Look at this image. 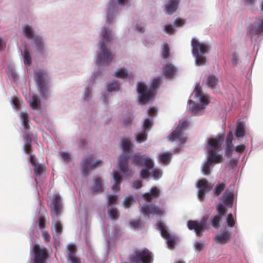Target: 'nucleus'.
I'll return each instance as SVG.
<instances>
[{
    "instance_id": "f257e3e1",
    "label": "nucleus",
    "mask_w": 263,
    "mask_h": 263,
    "mask_svg": "<svg viewBox=\"0 0 263 263\" xmlns=\"http://www.w3.org/2000/svg\"><path fill=\"white\" fill-rule=\"evenodd\" d=\"M224 140V135H220L216 138H211L209 139L207 145L208 159L209 162L218 164L223 161L221 151V146Z\"/></svg>"
},
{
    "instance_id": "f03ea898",
    "label": "nucleus",
    "mask_w": 263,
    "mask_h": 263,
    "mask_svg": "<svg viewBox=\"0 0 263 263\" xmlns=\"http://www.w3.org/2000/svg\"><path fill=\"white\" fill-rule=\"evenodd\" d=\"M102 41L100 43V51L98 55L97 63L99 65H108L112 60L114 55L106 48L107 42L111 40L110 30L104 27L102 29Z\"/></svg>"
},
{
    "instance_id": "7ed1b4c3",
    "label": "nucleus",
    "mask_w": 263,
    "mask_h": 263,
    "mask_svg": "<svg viewBox=\"0 0 263 263\" xmlns=\"http://www.w3.org/2000/svg\"><path fill=\"white\" fill-rule=\"evenodd\" d=\"M161 83L160 78H155L149 88L144 83L141 82L137 84V92L139 101L142 104L147 103L155 95V91L159 87Z\"/></svg>"
},
{
    "instance_id": "20e7f679",
    "label": "nucleus",
    "mask_w": 263,
    "mask_h": 263,
    "mask_svg": "<svg viewBox=\"0 0 263 263\" xmlns=\"http://www.w3.org/2000/svg\"><path fill=\"white\" fill-rule=\"evenodd\" d=\"M132 163L136 165L144 166L140 171V177L144 179L148 177L149 171L154 167V161L152 159L148 157H144L140 154H135L132 156Z\"/></svg>"
},
{
    "instance_id": "39448f33",
    "label": "nucleus",
    "mask_w": 263,
    "mask_h": 263,
    "mask_svg": "<svg viewBox=\"0 0 263 263\" xmlns=\"http://www.w3.org/2000/svg\"><path fill=\"white\" fill-rule=\"evenodd\" d=\"M34 74L35 82L40 93L44 99H47L49 97V86L46 82L48 73L43 69H39L35 71Z\"/></svg>"
},
{
    "instance_id": "423d86ee",
    "label": "nucleus",
    "mask_w": 263,
    "mask_h": 263,
    "mask_svg": "<svg viewBox=\"0 0 263 263\" xmlns=\"http://www.w3.org/2000/svg\"><path fill=\"white\" fill-rule=\"evenodd\" d=\"M123 153L119 160V166L121 172L126 174L128 172V160L131 154L130 141L128 138H123L121 141Z\"/></svg>"
},
{
    "instance_id": "0eeeda50",
    "label": "nucleus",
    "mask_w": 263,
    "mask_h": 263,
    "mask_svg": "<svg viewBox=\"0 0 263 263\" xmlns=\"http://www.w3.org/2000/svg\"><path fill=\"white\" fill-rule=\"evenodd\" d=\"M188 122L186 120L180 121L175 130L168 136V139L171 142L176 141L178 145H182L186 141V138L183 131L187 127Z\"/></svg>"
},
{
    "instance_id": "6e6552de",
    "label": "nucleus",
    "mask_w": 263,
    "mask_h": 263,
    "mask_svg": "<svg viewBox=\"0 0 263 263\" xmlns=\"http://www.w3.org/2000/svg\"><path fill=\"white\" fill-rule=\"evenodd\" d=\"M153 260V253L146 249L136 251L130 257L132 263H152Z\"/></svg>"
},
{
    "instance_id": "1a4fd4ad",
    "label": "nucleus",
    "mask_w": 263,
    "mask_h": 263,
    "mask_svg": "<svg viewBox=\"0 0 263 263\" xmlns=\"http://www.w3.org/2000/svg\"><path fill=\"white\" fill-rule=\"evenodd\" d=\"M32 252L33 256L31 263H47L49 255L46 248L35 243L32 246Z\"/></svg>"
},
{
    "instance_id": "9d476101",
    "label": "nucleus",
    "mask_w": 263,
    "mask_h": 263,
    "mask_svg": "<svg viewBox=\"0 0 263 263\" xmlns=\"http://www.w3.org/2000/svg\"><path fill=\"white\" fill-rule=\"evenodd\" d=\"M248 33L251 41L256 42L258 36L263 32V16H260L252 24L247 28Z\"/></svg>"
},
{
    "instance_id": "9b49d317",
    "label": "nucleus",
    "mask_w": 263,
    "mask_h": 263,
    "mask_svg": "<svg viewBox=\"0 0 263 263\" xmlns=\"http://www.w3.org/2000/svg\"><path fill=\"white\" fill-rule=\"evenodd\" d=\"M93 159L92 156H88L83 159L81 166L83 175L87 176L89 171L96 169L101 164L102 161L100 160H98L94 163H92Z\"/></svg>"
},
{
    "instance_id": "f8f14e48",
    "label": "nucleus",
    "mask_w": 263,
    "mask_h": 263,
    "mask_svg": "<svg viewBox=\"0 0 263 263\" xmlns=\"http://www.w3.org/2000/svg\"><path fill=\"white\" fill-rule=\"evenodd\" d=\"M50 208L51 210V216L52 219H55L59 217L62 209V203L61 197L59 195H55L51 200Z\"/></svg>"
},
{
    "instance_id": "ddd939ff",
    "label": "nucleus",
    "mask_w": 263,
    "mask_h": 263,
    "mask_svg": "<svg viewBox=\"0 0 263 263\" xmlns=\"http://www.w3.org/2000/svg\"><path fill=\"white\" fill-rule=\"evenodd\" d=\"M210 96L202 92L201 88L198 86V116L201 115L205 109L210 104Z\"/></svg>"
},
{
    "instance_id": "4468645a",
    "label": "nucleus",
    "mask_w": 263,
    "mask_h": 263,
    "mask_svg": "<svg viewBox=\"0 0 263 263\" xmlns=\"http://www.w3.org/2000/svg\"><path fill=\"white\" fill-rule=\"evenodd\" d=\"M211 46L209 44L198 42V66L205 64L206 57L205 54L210 52Z\"/></svg>"
},
{
    "instance_id": "2eb2a0df",
    "label": "nucleus",
    "mask_w": 263,
    "mask_h": 263,
    "mask_svg": "<svg viewBox=\"0 0 263 263\" xmlns=\"http://www.w3.org/2000/svg\"><path fill=\"white\" fill-rule=\"evenodd\" d=\"M213 185L205 179L198 180V199L203 201L205 194L210 192Z\"/></svg>"
},
{
    "instance_id": "dca6fc26",
    "label": "nucleus",
    "mask_w": 263,
    "mask_h": 263,
    "mask_svg": "<svg viewBox=\"0 0 263 263\" xmlns=\"http://www.w3.org/2000/svg\"><path fill=\"white\" fill-rule=\"evenodd\" d=\"M140 211L144 215L152 214L153 215H162L164 210L155 204H145L140 208Z\"/></svg>"
},
{
    "instance_id": "f3484780",
    "label": "nucleus",
    "mask_w": 263,
    "mask_h": 263,
    "mask_svg": "<svg viewBox=\"0 0 263 263\" xmlns=\"http://www.w3.org/2000/svg\"><path fill=\"white\" fill-rule=\"evenodd\" d=\"M91 191L92 193H97L103 191L102 179L99 176H94L93 184L91 187Z\"/></svg>"
},
{
    "instance_id": "a211bd4d",
    "label": "nucleus",
    "mask_w": 263,
    "mask_h": 263,
    "mask_svg": "<svg viewBox=\"0 0 263 263\" xmlns=\"http://www.w3.org/2000/svg\"><path fill=\"white\" fill-rule=\"evenodd\" d=\"M177 71V68L173 64H169L162 70L163 74L167 78H172Z\"/></svg>"
},
{
    "instance_id": "6ab92c4d",
    "label": "nucleus",
    "mask_w": 263,
    "mask_h": 263,
    "mask_svg": "<svg viewBox=\"0 0 263 263\" xmlns=\"http://www.w3.org/2000/svg\"><path fill=\"white\" fill-rule=\"evenodd\" d=\"M179 3V0H170L166 6V12L169 15L174 13L178 8Z\"/></svg>"
},
{
    "instance_id": "aec40b11",
    "label": "nucleus",
    "mask_w": 263,
    "mask_h": 263,
    "mask_svg": "<svg viewBox=\"0 0 263 263\" xmlns=\"http://www.w3.org/2000/svg\"><path fill=\"white\" fill-rule=\"evenodd\" d=\"M231 238V233L228 232H225L223 233L216 235L215 240L217 243L223 245L226 243Z\"/></svg>"
},
{
    "instance_id": "412c9836",
    "label": "nucleus",
    "mask_w": 263,
    "mask_h": 263,
    "mask_svg": "<svg viewBox=\"0 0 263 263\" xmlns=\"http://www.w3.org/2000/svg\"><path fill=\"white\" fill-rule=\"evenodd\" d=\"M112 176L115 183L111 189L114 192H117L120 189L122 178L118 172H115Z\"/></svg>"
},
{
    "instance_id": "4be33fe9",
    "label": "nucleus",
    "mask_w": 263,
    "mask_h": 263,
    "mask_svg": "<svg viewBox=\"0 0 263 263\" xmlns=\"http://www.w3.org/2000/svg\"><path fill=\"white\" fill-rule=\"evenodd\" d=\"M245 135V130L243 123L238 120L237 122V126L235 130V135L237 138H243Z\"/></svg>"
},
{
    "instance_id": "5701e85b",
    "label": "nucleus",
    "mask_w": 263,
    "mask_h": 263,
    "mask_svg": "<svg viewBox=\"0 0 263 263\" xmlns=\"http://www.w3.org/2000/svg\"><path fill=\"white\" fill-rule=\"evenodd\" d=\"M219 83L218 79L213 74L209 75L206 80V84L211 88H214Z\"/></svg>"
},
{
    "instance_id": "b1692460",
    "label": "nucleus",
    "mask_w": 263,
    "mask_h": 263,
    "mask_svg": "<svg viewBox=\"0 0 263 263\" xmlns=\"http://www.w3.org/2000/svg\"><path fill=\"white\" fill-rule=\"evenodd\" d=\"M159 159L161 163L167 165L171 160V154L169 152L161 153L159 156Z\"/></svg>"
},
{
    "instance_id": "393cba45",
    "label": "nucleus",
    "mask_w": 263,
    "mask_h": 263,
    "mask_svg": "<svg viewBox=\"0 0 263 263\" xmlns=\"http://www.w3.org/2000/svg\"><path fill=\"white\" fill-rule=\"evenodd\" d=\"M29 104L32 109H37L41 106V101L36 95H33L31 97Z\"/></svg>"
},
{
    "instance_id": "a878e982",
    "label": "nucleus",
    "mask_w": 263,
    "mask_h": 263,
    "mask_svg": "<svg viewBox=\"0 0 263 263\" xmlns=\"http://www.w3.org/2000/svg\"><path fill=\"white\" fill-rule=\"evenodd\" d=\"M20 117L22 119L24 129L26 130H28L30 129V126L28 114L26 112H22L20 115Z\"/></svg>"
},
{
    "instance_id": "bb28decb",
    "label": "nucleus",
    "mask_w": 263,
    "mask_h": 263,
    "mask_svg": "<svg viewBox=\"0 0 263 263\" xmlns=\"http://www.w3.org/2000/svg\"><path fill=\"white\" fill-rule=\"evenodd\" d=\"M222 201L226 205H232L233 202V194L231 192L225 194L222 197Z\"/></svg>"
},
{
    "instance_id": "cd10ccee",
    "label": "nucleus",
    "mask_w": 263,
    "mask_h": 263,
    "mask_svg": "<svg viewBox=\"0 0 263 263\" xmlns=\"http://www.w3.org/2000/svg\"><path fill=\"white\" fill-rule=\"evenodd\" d=\"M212 163L206 160L202 165L201 168V172L204 175H209L211 174V166L212 165Z\"/></svg>"
},
{
    "instance_id": "c85d7f7f",
    "label": "nucleus",
    "mask_w": 263,
    "mask_h": 263,
    "mask_svg": "<svg viewBox=\"0 0 263 263\" xmlns=\"http://www.w3.org/2000/svg\"><path fill=\"white\" fill-rule=\"evenodd\" d=\"M157 227L159 230L161 232L162 236L165 238L169 236L170 234L166 229L165 226L161 222H160L157 224Z\"/></svg>"
},
{
    "instance_id": "c756f323",
    "label": "nucleus",
    "mask_w": 263,
    "mask_h": 263,
    "mask_svg": "<svg viewBox=\"0 0 263 263\" xmlns=\"http://www.w3.org/2000/svg\"><path fill=\"white\" fill-rule=\"evenodd\" d=\"M108 213L109 216L112 220H116L119 218V214L117 209L114 206H111L108 209Z\"/></svg>"
},
{
    "instance_id": "7c9ffc66",
    "label": "nucleus",
    "mask_w": 263,
    "mask_h": 263,
    "mask_svg": "<svg viewBox=\"0 0 263 263\" xmlns=\"http://www.w3.org/2000/svg\"><path fill=\"white\" fill-rule=\"evenodd\" d=\"M24 32L26 37L29 39H32L33 37V32L32 28L29 25H25L24 26Z\"/></svg>"
},
{
    "instance_id": "2f4dec72",
    "label": "nucleus",
    "mask_w": 263,
    "mask_h": 263,
    "mask_svg": "<svg viewBox=\"0 0 263 263\" xmlns=\"http://www.w3.org/2000/svg\"><path fill=\"white\" fill-rule=\"evenodd\" d=\"M192 52L195 57V63L197 64V40L193 39L192 40Z\"/></svg>"
},
{
    "instance_id": "473e14b6",
    "label": "nucleus",
    "mask_w": 263,
    "mask_h": 263,
    "mask_svg": "<svg viewBox=\"0 0 263 263\" xmlns=\"http://www.w3.org/2000/svg\"><path fill=\"white\" fill-rule=\"evenodd\" d=\"M147 137V132H142L139 133L136 136V140L138 143H142L146 140Z\"/></svg>"
},
{
    "instance_id": "72a5a7b5",
    "label": "nucleus",
    "mask_w": 263,
    "mask_h": 263,
    "mask_svg": "<svg viewBox=\"0 0 263 263\" xmlns=\"http://www.w3.org/2000/svg\"><path fill=\"white\" fill-rule=\"evenodd\" d=\"M115 76L118 78L124 79L128 76L127 71H125L123 68L118 69L115 73Z\"/></svg>"
},
{
    "instance_id": "f704fd0d",
    "label": "nucleus",
    "mask_w": 263,
    "mask_h": 263,
    "mask_svg": "<svg viewBox=\"0 0 263 263\" xmlns=\"http://www.w3.org/2000/svg\"><path fill=\"white\" fill-rule=\"evenodd\" d=\"M189 111L196 115L197 113V104L195 103V102L191 100H189Z\"/></svg>"
},
{
    "instance_id": "c9c22d12",
    "label": "nucleus",
    "mask_w": 263,
    "mask_h": 263,
    "mask_svg": "<svg viewBox=\"0 0 263 263\" xmlns=\"http://www.w3.org/2000/svg\"><path fill=\"white\" fill-rule=\"evenodd\" d=\"M24 62L25 65L28 66H30L31 64V58L27 48L25 49L24 52Z\"/></svg>"
},
{
    "instance_id": "e433bc0d",
    "label": "nucleus",
    "mask_w": 263,
    "mask_h": 263,
    "mask_svg": "<svg viewBox=\"0 0 263 263\" xmlns=\"http://www.w3.org/2000/svg\"><path fill=\"white\" fill-rule=\"evenodd\" d=\"M162 56L163 59H167L170 57V48L166 43L164 44L162 51Z\"/></svg>"
},
{
    "instance_id": "4c0bfd02",
    "label": "nucleus",
    "mask_w": 263,
    "mask_h": 263,
    "mask_svg": "<svg viewBox=\"0 0 263 263\" xmlns=\"http://www.w3.org/2000/svg\"><path fill=\"white\" fill-rule=\"evenodd\" d=\"M153 123L152 121L149 118H147L145 120L143 127L142 130L144 132H148L149 128L152 126Z\"/></svg>"
},
{
    "instance_id": "58836bf2",
    "label": "nucleus",
    "mask_w": 263,
    "mask_h": 263,
    "mask_svg": "<svg viewBox=\"0 0 263 263\" xmlns=\"http://www.w3.org/2000/svg\"><path fill=\"white\" fill-rule=\"evenodd\" d=\"M224 188L225 185L224 183L218 184L214 190V194L219 196L223 192Z\"/></svg>"
},
{
    "instance_id": "ea45409f",
    "label": "nucleus",
    "mask_w": 263,
    "mask_h": 263,
    "mask_svg": "<svg viewBox=\"0 0 263 263\" xmlns=\"http://www.w3.org/2000/svg\"><path fill=\"white\" fill-rule=\"evenodd\" d=\"M134 202H135V201L134 200L133 197L128 196L125 197L123 201V204L126 208H128L130 206L132 203Z\"/></svg>"
},
{
    "instance_id": "a19ab883",
    "label": "nucleus",
    "mask_w": 263,
    "mask_h": 263,
    "mask_svg": "<svg viewBox=\"0 0 263 263\" xmlns=\"http://www.w3.org/2000/svg\"><path fill=\"white\" fill-rule=\"evenodd\" d=\"M222 218L218 216H215L212 218V225L216 228L218 229L219 227V222Z\"/></svg>"
},
{
    "instance_id": "79ce46f5",
    "label": "nucleus",
    "mask_w": 263,
    "mask_h": 263,
    "mask_svg": "<svg viewBox=\"0 0 263 263\" xmlns=\"http://www.w3.org/2000/svg\"><path fill=\"white\" fill-rule=\"evenodd\" d=\"M187 227L190 230H194L197 235V221L189 220L187 222Z\"/></svg>"
},
{
    "instance_id": "37998d69",
    "label": "nucleus",
    "mask_w": 263,
    "mask_h": 263,
    "mask_svg": "<svg viewBox=\"0 0 263 263\" xmlns=\"http://www.w3.org/2000/svg\"><path fill=\"white\" fill-rule=\"evenodd\" d=\"M165 239L167 240V243L168 247L171 249L174 248V247L175 245V237L174 236L170 235L169 236L166 237Z\"/></svg>"
},
{
    "instance_id": "c03bdc74",
    "label": "nucleus",
    "mask_w": 263,
    "mask_h": 263,
    "mask_svg": "<svg viewBox=\"0 0 263 263\" xmlns=\"http://www.w3.org/2000/svg\"><path fill=\"white\" fill-rule=\"evenodd\" d=\"M23 149L26 154H31L32 152V143L25 142Z\"/></svg>"
},
{
    "instance_id": "a18cd8bd",
    "label": "nucleus",
    "mask_w": 263,
    "mask_h": 263,
    "mask_svg": "<svg viewBox=\"0 0 263 263\" xmlns=\"http://www.w3.org/2000/svg\"><path fill=\"white\" fill-rule=\"evenodd\" d=\"M217 210L218 213V216L222 218L226 213V208L222 204H220L217 206Z\"/></svg>"
},
{
    "instance_id": "49530a36",
    "label": "nucleus",
    "mask_w": 263,
    "mask_h": 263,
    "mask_svg": "<svg viewBox=\"0 0 263 263\" xmlns=\"http://www.w3.org/2000/svg\"><path fill=\"white\" fill-rule=\"evenodd\" d=\"M55 230L57 233L61 234L62 232L63 228L62 224L59 220L55 221L54 223Z\"/></svg>"
},
{
    "instance_id": "de8ad7c7",
    "label": "nucleus",
    "mask_w": 263,
    "mask_h": 263,
    "mask_svg": "<svg viewBox=\"0 0 263 263\" xmlns=\"http://www.w3.org/2000/svg\"><path fill=\"white\" fill-rule=\"evenodd\" d=\"M227 224L230 227H232L235 225V221L231 213H230L228 215L227 218Z\"/></svg>"
},
{
    "instance_id": "09e8293b",
    "label": "nucleus",
    "mask_w": 263,
    "mask_h": 263,
    "mask_svg": "<svg viewBox=\"0 0 263 263\" xmlns=\"http://www.w3.org/2000/svg\"><path fill=\"white\" fill-rule=\"evenodd\" d=\"M34 166V171L36 176H40L43 172L42 166L39 163L35 164Z\"/></svg>"
},
{
    "instance_id": "8fccbe9b",
    "label": "nucleus",
    "mask_w": 263,
    "mask_h": 263,
    "mask_svg": "<svg viewBox=\"0 0 263 263\" xmlns=\"http://www.w3.org/2000/svg\"><path fill=\"white\" fill-rule=\"evenodd\" d=\"M35 43L36 44V45L37 46V48L40 52H42L43 46V43L42 41V39L40 37H36L35 39Z\"/></svg>"
},
{
    "instance_id": "3c124183",
    "label": "nucleus",
    "mask_w": 263,
    "mask_h": 263,
    "mask_svg": "<svg viewBox=\"0 0 263 263\" xmlns=\"http://www.w3.org/2000/svg\"><path fill=\"white\" fill-rule=\"evenodd\" d=\"M118 87V84L117 82L115 81L110 84L107 86V90L109 92H112L114 90H116Z\"/></svg>"
},
{
    "instance_id": "603ef678",
    "label": "nucleus",
    "mask_w": 263,
    "mask_h": 263,
    "mask_svg": "<svg viewBox=\"0 0 263 263\" xmlns=\"http://www.w3.org/2000/svg\"><path fill=\"white\" fill-rule=\"evenodd\" d=\"M161 173L159 170H153L152 172V176L155 179H159L161 176Z\"/></svg>"
},
{
    "instance_id": "864d4df0",
    "label": "nucleus",
    "mask_w": 263,
    "mask_h": 263,
    "mask_svg": "<svg viewBox=\"0 0 263 263\" xmlns=\"http://www.w3.org/2000/svg\"><path fill=\"white\" fill-rule=\"evenodd\" d=\"M39 226L41 230L44 229L45 227V218L43 216H40L38 219Z\"/></svg>"
},
{
    "instance_id": "5fc2aeb1",
    "label": "nucleus",
    "mask_w": 263,
    "mask_h": 263,
    "mask_svg": "<svg viewBox=\"0 0 263 263\" xmlns=\"http://www.w3.org/2000/svg\"><path fill=\"white\" fill-rule=\"evenodd\" d=\"M150 193L154 198H158L159 196L160 191L156 186L152 188Z\"/></svg>"
},
{
    "instance_id": "6e6d98bb",
    "label": "nucleus",
    "mask_w": 263,
    "mask_h": 263,
    "mask_svg": "<svg viewBox=\"0 0 263 263\" xmlns=\"http://www.w3.org/2000/svg\"><path fill=\"white\" fill-rule=\"evenodd\" d=\"M68 259L71 263H81L80 259L76 257L75 255H73L72 253L69 255Z\"/></svg>"
},
{
    "instance_id": "4d7b16f0",
    "label": "nucleus",
    "mask_w": 263,
    "mask_h": 263,
    "mask_svg": "<svg viewBox=\"0 0 263 263\" xmlns=\"http://www.w3.org/2000/svg\"><path fill=\"white\" fill-rule=\"evenodd\" d=\"M164 31L168 34H172L174 33L175 30L172 25H167L165 26Z\"/></svg>"
},
{
    "instance_id": "13d9d810",
    "label": "nucleus",
    "mask_w": 263,
    "mask_h": 263,
    "mask_svg": "<svg viewBox=\"0 0 263 263\" xmlns=\"http://www.w3.org/2000/svg\"><path fill=\"white\" fill-rule=\"evenodd\" d=\"M133 120V117H128L127 118H125L123 120V124L125 126H128L132 124Z\"/></svg>"
},
{
    "instance_id": "bf43d9fd",
    "label": "nucleus",
    "mask_w": 263,
    "mask_h": 263,
    "mask_svg": "<svg viewBox=\"0 0 263 263\" xmlns=\"http://www.w3.org/2000/svg\"><path fill=\"white\" fill-rule=\"evenodd\" d=\"M143 197L147 202H151L154 198L150 192L144 194Z\"/></svg>"
},
{
    "instance_id": "052dcab7",
    "label": "nucleus",
    "mask_w": 263,
    "mask_h": 263,
    "mask_svg": "<svg viewBox=\"0 0 263 263\" xmlns=\"http://www.w3.org/2000/svg\"><path fill=\"white\" fill-rule=\"evenodd\" d=\"M25 142L32 143V135L28 132H26L24 137Z\"/></svg>"
},
{
    "instance_id": "680f3d73",
    "label": "nucleus",
    "mask_w": 263,
    "mask_h": 263,
    "mask_svg": "<svg viewBox=\"0 0 263 263\" xmlns=\"http://www.w3.org/2000/svg\"><path fill=\"white\" fill-rule=\"evenodd\" d=\"M184 23L185 21L181 18H177L174 22V24L175 26L178 27L182 26L184 24Z\"/></svg>"
},
{
    "instance_id": "e2e57ef3",
    "label": "nucleus",
    "mask_w": 263,
    "mask_h": 263,
    "mask_svg": "<svg viewBox=\"0 0 263 263\" xmlns=\"http://www.w3.org/2000/svg\"><path fill=\"white\" fill-rule=\"evenodd\" d=\"M233 146H226L225 154L227 156H231L232 155Z\"/></svg>"
},
{
    "instance_id": "0e129e2a",
    "label": "nucleus",
    "mask_w": 263,
    "mask_h": 263,
    "mask_svg": "<svg viewBox=\"0 0 263 263\" xmlns=\"http://www.w3.org/2000/svg\"><path fill=\"white\" fill-rule=\"evenodd\" d=\"M142 186V183L141 181L138 180L136 181H135L132 184V187L133 188L139 189L141 188Z\"/></svg>"
},
{
    "instance_id": "69168bd1",
    "label": "nucleus",
    "mask_w": 263,
    "mask_h": 263,
    "mask_svg": "<svg viewBox=\"0 0 263 263\" xmlns=\"http://www.w3.org/2000/svg\"><path fill=\"white\" fill-rule=\"evenodd\" d=\"M117 199V196L109 195L108 196V202L109 203H115Z\"/></svg>"
},
{
    "instance_id": "338daca9",
    "label": "nucleus",
    "mask_w": 263,
    "mask_h": 263,
    "mask_svg": "<svg viewBox=\"0 0 263 263\" xmlns=\"http://www.w3.org/2000/svg\"><path fill=\"white\" fill-rule=\"evenodd\" d=\"M43 237L44 239L46 241H49L50 240V234L46 231L43 232Z\"/></svg>"
},
{
    "instance_id": "774afa93",
    "label": "nucleus",
    "mask_w": 263,
    "mask_h": 263,
    "mask_svg": "<svg viewBox=\"0 0 263 263\" xmlns=\"http://www.w3.org/2000/svg\"><path fill=\"white\" fill-rule=\"evenodd\" d=\"M245 148V146L242 144L236 146L235 148V149L237 152L241 153L244 151Z\"/></svg>"
}]
</instances>
